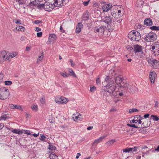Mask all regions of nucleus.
<instances>
[{
	"instance_id": "nucleus-1",
	"label": "nucleus",
	"mask_w": 159,
	"mask_h": 159,
	"mask_svg": "<svg viewBox=\"0 0 159 159\" xmlns=\"http://www.w3.org/2000/svg\"><path fill=\"white\" fill-rule=\"evenodd\" d=\"M112 80V81L111 80V82L105 87V92L104 93L105 94L108 92L109 95L116 96L117 94L116 92V86L114 83V81L113 80Z\"/></svg>"
},
{
	"instance_id": "nucleus-2",
	"label": "nucleus",
	"mask_w": 159,
	"mask_h": 159,
	"mask_svg": "<svg viewBox=\"0 0 159 159\" xmlns=\"http://www.w3.org/2000/svg\"><path fill=\"white\" fill-rule=\"evenodd\" d=\"M115 81L117 85L120 87L125 88V89L128 88L129 84L126 81L123 79L121 76H118L112 79Z\"/></svg>"
},
{
	"instance_id": "nucleus-3",
	"label": "nucleus",
	"mask_w": 159,
	"mask_h": 159,
	"mask_svg": "<svg viewBox=\"0 0 159 159\" xmlns=\"http://www.w3.org/2000/svg\"><path fill=\"white\" fill-rule=\"evenodd\" d=\"M9 95V92L8 89L3 87L0 89V99L5 100L7 99Z\"/></svg>"
},
{
	"instance_id": "nucleus-4",
	"label": "nucleus",
	"mask_w": 159,
	"mask_h": 159,
	"mask_svg": "<svg viewBox=\"0 0 159 159\" xmlns=\"http://www.w3.org/2000/svg\"><path fill=\"white\" fill-rule=\"evenodd\" d=\"M156 36L155 34L150 33L146 35L144 39L148 42H152L156 39Z\"/></svg>"
},
{
	"instance_id": "nucleus-5",
	"label": "nucleus",
	"mask_w": 159,
	"mask_h": 159,
	"mask_svg": "<svg viewBox=\"0 0 159 159\" xmlns=\"http://www.w3.org/2000/svg\"><path fill=\"white\" fill-rule=\"evenodd\" d=\"M54 6L53 4H50L48 2L45 3L44 9L46 11H51L54 8Z\"/></svg>"
},
{
	"instance_id": "nucleus-6",
	"label": "nucleus",
	"mask_w": 159,
	"mask_h": 159,
	"mask_svg": "<svg viewBox=\"0 0 159 159\" xmlns=\"http://www.w3.org/2000/svg\"><path fill=\"white\" fill-rule=\"evenodd\" d=\"M54 3H53L54 7H61L63 5V2H65L64 0H54Z\"/></svg>"
},
{
	"instance_id": "nucleus-7",
	"label": "nucleus",
	"mask_w": 159,
	"mask_h": 159,
	"mask_svg": "<svg viewBox=\"0 0 159 159\" xmlns=\"http://www.w3.org/2000/svg\"><path fill=\"white\" fill-rule=\"evenodd\" d=\"M1 57L4 60H8L10 58L9 53L7 52L6 51H2L1 53Z\"/></svg>"
},
{
	"instance_id": "nucleus-8",
	"label": "nucleus",
	"mask_w": 159,
	"mask_h": 159,
	"mask_svg": "<svg viewBox=\"0 0 159 159\" xmlns=\"http://www.w3.org/2000/svg\"><path fill=\"white\" fill-rule=\"evenodd\" d=\"M112 6L111 4H105L102 7V9L104 12H107L112 7Z\"/></svg>"
},
{
	"instance_id": "nucleus-9",
	"label": "nucleus",
	"mask_w": 159,
	"mask_h": 159,
	"mask_svg": "<svg viewBox=\"0 0 159 159\" xmlns=\"http://www.w3.org/2000/svg\"><path fill=\"white\" fill-rule=\"evenodd\" d=\"M157 77V75L155 72H152L149 74L150 80L152 83H154L155 82V79Z\"/></svg>"
},
{
	"instance_id": "nucleus-10",
	"label": "nucleus",
	"mask_w": 159,
	"mask_h": 159,
	"mask_svg": "<svg viewBox=\"0 0 159 159\" xmlns=\"http://www.w3.org/2000/svg\"><path fill=\"white\" fill-rule=\"evenodd\" d=\"M104 26H101L100 27L99 26V27L95 28V31L96 33H99L101 34H103L104 31Z\"/></svg>"
},
{
	"instance_id": "nucleus-11",
	"label": "nucleus",
	"mask_w": 159,
	"mask_h": 159,
	"mask_svg": "<svg viewBox=\"0 0 159 159\" xmlns=\"http://www.w3.org/2000/svg\"><path fill=\"white\" fill-rule=\"evenodd\" d=\"M146 59L148 62L149 64H151L152 66L157 65L158 62V61L153 58H151L149 59L148 58H146Z\"/></svg>"
},
{
	"instance_id": "nucleus-12",
	"label": "nucleus",
	"mask_w": 159,
	"mask_h": 159,
	"mask_svg": "<svg viewBox=\"0 0 159 159\" xmlns=\"http://www.w3.org/2000/svg\"><path fill=\"white\" fill-rule=\"evenodd\" d=\"M103 20L105 23L110 25L112 22V19L110 16H106L104 17Z\"/></svg>"
},
{
	"instance_id": "nucleus-13",
	"label": "nucleus",
	"mask_w": 159,
	"mask_h": 159,
	"mask_svg": "<svg viewBox=\"0 0 159 159\" xmlns=\"http://www.w3.org/2000/svg\"><path fill=\"white\" fill-rule=\"evenodd\" d=\"M105 137L104 136H102L98 139L95 140L94 142L92 144V146L96 145L98 143L102 142V140Z\"/></svg>"
},
{
	"instance_id": "nucleus-14",
	"label": "nucleus",
	"mask_w": 159,
	"mask_h": 159,
	"mask_svg": "<svg viewBox=\"0 0 159 159\" xmlns=\"http://www.w3.org/2000/svg\"><path fill=\"white\" fill-rule=\"evenodd\" d=\"M144 24L148 26H151L152 25V22L151 19L146 18L144 21Z\"/></svg>"
},
{
	"instance_id": "nucleus-15",
	"label": "nucleus",
	"mask_w": 159,
	"mask_h": 159,
	"mask_svg": "<svg viewBox=\"0 0 159 159\" xmlns=\"http://www.w3.org/2000/svg\"><path fill=\"white\" fill-rule=\"evenodd\" d=\"M134 51L136 53V52H140L142 49V47L139 45H134Z\"/></svg>"
},
{
	"instance_id": "nucleus-16",
	"label": "nucleus",
	"mask_w": 159,
	"mask_h": 159,
	"mask_svg": "<svg viewBox=\"0 0 159 159\" xmlns=\"http://www.w3.org/2000/svg\"><path fill=\"white\" fill-rule=\"evenodd\" d=\"M83 26V25L81 23H80L78 24L75 29V32L76 33H79L80 32Z\"/></svg>"
},
{
	"instance_id": "nucleus-17",
	"label": "nucleus",
	"mask_w": 159,
	"mask_h": 159,
	"mask_svg": "<svg viewBox=\"0 0 159 159\" xmlns=\"http://www.w3.org/2000/svg\"><path fill=\"white\" fill-rule=\"evenodd\" d=\"M132 34H134L135 36L136 37V41H139L141 38V35L140 33L138 32L133 31L132 32Z\"/></svg>"
},
{
	"instance_id": "nucleus-18",
	"label": "nucleus",
	"mask_w": 159,
	"mask_h": 159,
	"mask_svg": "<svg viewBox=\"0 0 159 159\" xmlns=\"http://www.w3.org/2000/svg\"><path fill=\"white\" fill-rule=\"evenodd\" d=\"M57 39V36L54 34H50L49 36V40L50 42H52L56 40Z\"/></svg>"
},
{
	"instance_id": "nucleus-19",
	"label": "nucleus",
	"mask_w": 159,
	"mask_h": 159,
	"mask_svg": "<svg viewBox=\"0 0 159 159\" xmlns=\"http://www.w3.org/2000/svg\"><path fill=\"white\" fill-rule=\"evenodd\" d=\"M128 36L129 38L131 40L136 41V37L135 36L134 34H132V32H130Z\"/></svg>"
},
{
	"instance_id": "nucleus-20",
	"label": "nucleus",
	"mask_w": 159,
	"mask_h": 159,
	"mask_svg": "<svg viewBox=\"0 0 159 159\" xmlns=\"http://www.w3.org/2000/svg\"><path fill=\"white\" fill-rule=\"evenodd\" d=\"M39 2L40 1H39V0H34V1L30 2L29 5L30 7L39 4Z\"/></svg>"
},
{
	"instance_id": "nucleus-21",
	"label": "nucleus",
	"mask_w": 159,
	"mask_h": 159,
	"mask_svg": "<svg viewBox=\"0 0 159 159\" xmlns=\"http://www.w3.org/2000/svg\"><path fill=\"white\" fill-rule=\"evenodd\" d=\"M11 132L14 133L18 134H22L23 132L22 131L19 129H14L11 130Z\"/></svg>"
},
{
	"instance_id": "nucleus-22",
	"label": "nucleus",
	"mask_w": 159,
	"mask_h": 159,
	"mask_svg": "<svg viewBox=\"0 0 159 159\" xmlns=\"http://www.w3.org/2000/svg\"><path fill=\"white\" fill-rule=\"evenodd\" d=\"M61 99V100L60 103V104H66L68 101V99L63 97H62V99Z\"/></svg>"
},
{
	"instance_id": "nucleus-23",
	"label": "nucleus",
	"mask_w": 159,
	"mask_h": 159,
	"mask_svg": "<svg viewBox=\"0 0 159 159\" xmlns=\"http://www.w3.org/2000/svg\"><path fill=\"white\" fill-rule=\"evenodd\" d=\"M16 29L18 31H24L25 28L22 26L17 25L16 26Z\"/></svg>"
},
{
	"instance_id": "nucleus-24",
	"label": "nucleus",
	"mask_w": 159,
	"mask_h": 159,
	"mask_svg": "<svg viewBox=\"0 0 159 159\" xmlns=\"http://www.w3.org/2000/svg\"><path fill=\"white\" fill-rule=\"evenodd\" d=\"M49 157L50 159H57L58 156L54 153H52L49 156Z\"/></svg>"
},
{
	"instance_id": "nucleus-25",
	"label": "nucleus",
	"mask_w": 159,
	"mask_h": 159,
	"mask_svg": "<svg viewBox=\"0 0 159 159\" xmlns=\"http://www.w3.org/2000/svg\"><path fill=\"white\" fill-rule=\"evenodd\" d=\"M68 71L70 73V74H69V76L70 75L74 77H76V75L75 73L72 69H69Z\"/></svg>"
},
{
	"instance_id": "nucleus-26",
	"label": "nucleus",
	"mask_w": 159,
	"mask_h": 159,
	"mask_svg": "<svg viewBox=\"0 0 159 159\" xmlns=\"http://www.w3.org/2000/svg\"><path fill=\"white\" fill-rule=\"evenodd\" d=\"M61 99H62V97L58 96L56 98L55 101L56 103L60 104L61 100Z\"/></svg>"
},
{
	"instance_id": "nucleus-27",
	"label": "nucleus",
	"mask_w": 159,
	"mask_h": 159,
	"mask_svg": "<svg viewBox=\"0 0 159 159\" xmlns=\"http://www.w3.org/2000/svg\"><path fill=\"white\" fill-rule=\"evenodd\" d=\"M43 52H42V53H41V55L39 56L37 59V62H39V61H42L43 60Z\"/></svg>"
},
{
	"instance_id": "nucleus-28",
	"label": "nucleus",
	"mask_w": 159,
	"mask_h": 159,
	"mask_svg": "<svg viewBox=\"0 0 159 159\" xmlns=\"http://www.w3.org/2000/svg\"><path fill=\"white\" fill-rule=\"evenodd\" d=\"M31 108L35 111H37L38 109V106L36 104H33L31 106Z\"/></svg>"
},
{
	"instance_id": "nucleus-29",
	"label": "nucleus",
	"mask_w": 159,
	"mask_h": 159,
	"mask_svg": "<svg viewBox=\"0 0 159 159\" xmlns=\"http://www.w3.org/2000/svg\"><path fill=\"white\" fill-rule=\"evenodd\" d=\"M48 149L51 150H55L56 148V147L52 144H49L48 148Z\"/></svg>"
},
{
	"instance_id": "nucleus-30",
	"label": "nucleus",
	"mask_w": 159,
	"mask_h": 159,
	"mask_svg": "<svg viewBox=\"0 0 159 159\" xmlns=\"http://www.w3.org/2000/svg\"><path fill=\"white\" fill-rule=\"evenodd\" d=\"M115 141V139H112L107 142L106 144L108 146H110L113 144Z\"/></svg>"
},
{
	"instance_id": "nucleus-31",
	"label": "nucleus",
	"mask_w": 159,
	"mask_h": 159,
	"mask_svg": "<svg viewBox=\"0 0 159 159\" xmlns=\"http://www.w3.org/2000/svg\"><path fill=\"white\" fill-rule=\"evenodd\" d=\"M8 118L9 117L7 116L6 114H4L0 117V120H5Z\"/></svg>"
},
{
	"instance_id": "nucleus-32",
	"label": "nucleus",
	"mask_w": 159,
	"mask_h": 159,
	"mask_svg": "<svg viewBox=\"0 0 159 159\" xmlns=\"http://www.w3.org/2000/svg\"><path fill=\"white\" fill-rule=\"evenodd\" d=\"M150 29L153 30H159V27L155 26H153L150 27Z\"/></svg>"
},
{
	"instance_id": "nucleus-33",
	"label": "nucleus",
	"mask_w": 159,
	"mask_h": 159,
	"mask_svg": "<svg viewBox=\"0 0 159 159\" xmlns=\"http://www.w3.org/2000/svg\"><path fill=\"white\" fill-rule=\"evenodd\" d=\"M61 75L65 78L69 76V74L67 73L66 72L61 73Z\"/></svg>"
},
{
	"instance_id": "nucleus-34",
	"label": "nucleus",
	"mask_w": 159,
	"mask_h": 159,
	"mask_svg": "<svg viewBox=\"0 0 159 159\" xmlns=\"http://www.w3.org/2000/svg\"><path fill=\"white\" fill-rule=\"evenodd\" d=\"M139 111L136 108H132L130 109L129 110V113H131L134 112H138Z\"/></svg>"
},
{
	"instance_id": "nucleus-35",
	"label": "nucleus",
	"mask_w": 159,
	"mask_h": 159,
	"mask_svg": "<svg viewBox=\"0 0 159 159\" xmlns=\"http://www.w3.org/2000/svg\"><path fill=\"white\" fill-rule=\"evenodd\" d=\"M73 117L74 119V121H75L76 120L78 119L79 116H78V113H76L75 114H74Z\"/></svg>"
},
{
	"instance_id": "nucleus-36",
	"label": "nucleus",
	"mask_w": 159,
	"mask_h": 159,
	"mask_svg": "<svg viewBox=\"0 0 159 159\" xmlns=\"http://www.w3.org/2000/svg\"><path fill=\"white\" fill-rule=\"evenodd\" d=\"M131 148H126L125 149L123 150V151L124 152H129L131 151Z\"/></svg>"
},
{
	"instance_id": "nucleus-37",
	"label": "nucleus",
	"mask_w": 159,
	"mask_h": 159,
	"mask_svg": "<svg viewBox=\"0 0 159 159\" xmlns=\"http://www.w3.org/2000/svg\"><path fill=\"white\" fill-rule=\"evenodd\" d=\"M141 117V116L140 115H137L136 116H135L134 117V120H135V122H136V123L137 122H138V118Z\"/></svg>"
},
{
	"instance_id": "nucleus-38",
	"label": "nucleus",
	"mask_w": 159,
	"mask_h": 159,
	"mask_svg": "<svg viewBox=\"0 0 159 159\" xmlns=\"http://www.w3.org/2000/svg\"><path fill=\"white\" fill-rule=\"evenodd\" d=\"M40 135L41 138L40 139V140L43 142H46L44 139L46 138V137L43 135H41V134H40Z\"/></svg>"
},
{
	"instance_id": "nucleus-39",
	"label": "nucleus",
	"mask_w": 159,
	"mask_h": 159,
	"mask_svg": "<svg viewBox=\"0 0 159 159\" xmlns=\"http://www.w3.org/2000/svg\"><path fill=\"white\" fill-rule=\"evenodd\" d=\"M15 109H16L18 110H22L23 109L21 107V106L20 105H16L15 106Z\"/></svg>"
},
{
	"instance_id": "nucleus-40",
	"label": "nucleus",
	"mask_w": 159,
	"mask_h": 159,
	"mask_svg": "<svg viewBox=\"0 0 159 159\" xmlns=\"http://www.w3.org/2000/svg\"><path fill=\"white\" fill-rule=\"evenodd\" d=\"M4 83L6 85H9L12 84V82L11 81H6L4 82Z\"/></svg>"
},
{
	"instance_id": "nucleus-41",
	"label": "nucleus",
	"mask_w": 159,
	"mask_h": 159,
	"mask_svg": "<svg viewBox=\"0 0 159 159\" xmlns=\"http://www.w3.org/2000/svg\"><path fill=\"white\" fill-rule=\"evenodd\" d=\"M116 12L114 11H111V13L112 16L114 17V18H117L116 17Z\"/></svg>"
},
{
	"instance_id": "nucleus-42",
	"label": "nucleus",
	"mask_w": 159,
	"mask_h": 159,
	"mask_svg": "<svg viewBox=\"0 0 159 159\" xmlns=\"http://www.w3.org/2000/svg\"><path fill=\"white\" fill-rule=\"evenodd\" d=\"M122 20V19H119L118 20H117L116 19H115L114 20L113 22H115V23H120Z\"/></svg>"
},
{
	"instance_id": "nucleus-43",
	"label": "nucleus",
	"mask_w": 159,
	"mask_h": 159,
	"mask_svg": "<svg viewBox=\"0 0 159 159\" xmlns=\"http://www.w3.org/2000/svg\"><path fill=\"white\" fill-rule=\"evenodd\" d=\"M96 89V88L95 86H93L90 87V91L91 92H94Z\"/></svg>"
},
{
	"instance_id": "nucleus-44",
	"label": "nucleus",
	"mask_w": 159,
	"mask_h": 159,
	"mask_svg": "<svg viewBox=\"0 0 159 159\" xmlns=\"http://www.w3.org/2000/svg\"><path fill=\"white\" fill-rule=\"evenodd\" d=\"M42 23V21L41 20H35L34 23L36 24H39L40 23Z\"/></svg>"
},
{
	"instance_id": "nucleus-45",
	"label": "nucleus",
	"mask_w": 159,
	"mask_h": 159,
	"mask_svg": "<svg viewBox=\"0 0 159 159\" xmlns=\"http://www.w3.org/2000/svg\"><path fill=\"white\" fill-rule=\"evenodd\" d=\"M90 0H88L86 2H83V4L84 6H87L89 4V2H90Z\"/></svg>"
},
{
	"instance_id": "nucleus-46",
	"label": "nucleus",
	"mask_w": 159,
	"mask_h": 159,
	"mask_svg": "<svg viewBox=\"0 0 159 159\" xmlns=\"http://www.w3.org/2000/svg\"><path fill=\"white\" fill-rule=\"evenodd\" d=\"M116 96L117 97V96L119 94L120 96H121L123 95V93H120L119 92H118V91H116Z\"/></svg>"
},
{
	"instance_id": "nucleus-47",
	"label": "nucleus",
	"mask_w": 159,
	"mask_h": 159,
	"mask_svg": "<svg viewBox=\"0 0 159 159\" xmlns=\"http://www.w3.org/2000/svg\"><path fill=\"white\" fill-rule=\"evenodd\" d=\"M131 151L133 152H136L138 148L136 147H134L133 148H131Z\"/></svg>"
},
{
	"instance_id": "nucleus-48",
	"label": "nucleus",
	"mask_w": 159,
	"mask_h": 159,
	"mask_svg": "<svg viewBox=\"0 0 159 159\" xmlns=\"http://www.w3.org/2000/svg\"><path fill=\"white\" fill-rule=\"evenodd\" d=\"M15 105H14L12 104H11L9 105V107L12 109H15Z\"/></svg>"
},
{
	"instance_id": "nucleus-49",
	"label": "nucleus",
	"mask_w": 159,
	"mask_h": 159,
	"mask_svg": "<svg viewBox=\"0 0 159 159\" xmlns=\"http://www.w3.org/2000/svg\"><path fill=\"white\" fill-rule=\"evenodd\" d=\"M118 17H121L122 16V15L121 13V10H118Z\"/></svg>"
},
{
	"instance_id": "nucleus-50",
	"label": "nucleus",
	"mask_w": 159,
	"mask_h": 159,
	"mask_svg": "<svg viewBox=\"0 0 159 159\" xmlns=\"http://www.w3.org/2000/svg\"><path fill=\"white\" fill-rule=\"evenodd\" d=\"M37 36L38 37H41L42 36V32L37 33Z\"/></svg>"
},
{
	"instance_id": "nucleus-51",
	"label": "nucleus",
	"mask_w": 159,
	"mask_h": 159,
	"mask_svg": "<svg viewBox=\"0 0 159 159\" xmlns=\"http://www.w3.org/2000/svg\"><path fill=\"white\" fill-rule=\"evenodd\" d=\"M159 46H152V48H151V51H152L153 50L155 49L156 48V49H157V48H158V47Z\"/></svg>"
},
{
	"instance_id": "nucleus-52",
	"label": "nucleus",
	"mask_w": 159,
	"mask_h": 159,
	"mask_svg": "<svg viewBox=\"0 0 159 159\" xmlns=\"http://www.w3.org/2000/svg\"><path fill=\"white\" fill-rule=\"evenodd\" d=\"M14 21L15 23L17 24H21V21L20 20H17L16 19H15L14 20Z\"/></svg>"
},
{
	"instance_id": "nucleus-53",
	"label": "nucleus",
	"mask_w": 159,
	"mask_h": 159,
	"mask_svg": "<svg viewBox=\"0 0 159 159\" xmlns=\"http://www.w3.org/2000/svg\"><path fill=\"white\" fill-rule=\"evenodd\" d=\"M70 64H71V66L72 67L74 66H75V63L73 62V61H72V60L71 59H70Z\"/></svg>"
},
{
	"instance_id": "nucleus-54",
	"label": "nucleus",
	"mask_w": 159,
	"mask_h": 159,
	"mask_svg": "<svg viewBox=\"0 0 159 159\" xmlns=\"http://www.w3.org/2000/svg\"><path fill=\"white\" fill-rule=\"evenodd\" d=\"M83 18L85 20H87L89 19V17L88 15L85 16H83Z\"/></svg>"
},
{
	"instance_id": "nucleus-55",
	"label": "nucleus",
	"mask_w": 159,
	"mask_h": 159,
	"mask_svg": "<svg viewBox=\"0 0 159 159\" xmlns=\"http://www.w3.org/2000/svg\"><path fill=\"white\" fill-rule=\"evenodd\" d=\"M96 83L98 85H99L100 84V81L99 78H98L96 80Z\"/></svg>"
},
{
	"instance_id": "nucleus-56",
	"label": "nucleus",
	"mask_w": 159,
	"mask_h": 159,
	"mask_svg": "<svg viewBox=\"0 0 159 159\" xmlns=\"http://www.w3.org/2000/svg\"><path fill=\"white\" fill-rule=\"evenodd\" d=\"M3 78V74L0 73V82H2V80Z\"/></svg>"
},
{
	"instance_id": "nucleus-57",
	"label": "nucleus",
	"mask_w": 159,
	"mask_h": 159,
	"mask_svg": "<svg viewBox=\"0 0 159 159\" xmlns=\"http://www.w3.org/2000/svg\"><path fill=\"white\" fill-rule=\"evenodd\" d=\"M44 6H45V3L44 4H40L38 6V7L39 8L43 7L44 9Z\"/></svg>"
},
{
	"instance_id": "nucleus-58",
	"label": "nucleus",
	"mask_w": 159,
	"mask_h": 159,
	"mask_svg": "<svg viewBox=\"0 0 159 159\" xmlns=\"http://www.w3.org/2000/svg\"><path fill=\"white\" fill-rule=\"evenodd\" d=\"M40 102L42 103L43 104L45 103V100L43 98H41L40 100Z\"/></svg>"
},
{
	"instance_id": "nucleus-59",
	"label": "nucleus",
	"mask_w": 159,
	"mask_h": 159,
	"mask_svg": "<svg viewBox=\"0 0 159 159\" xmlns=\"http://www.w3.org/2000/svg\"><path fill=\"white\" fill-rule=\"evenodd\" d=\"M138 122L139 124H142L143 125L144 124L143 122L142 123V121H141V119H139L138 120Z\"/></svg>"
},
{
	"instance_id": "nucleus-60",
	"label": "nucleus",
	"mask_w": 159,
	"mask_h": 159,
	"mask_svg": "<svg viewBox=\"0 0 159 159\" xmlns=\"http://www.w3.org/2000/svg\"><path fill=\"white\" fill-rule=\"evenodd\" d=\"M25 133L28 134V135H31V134L30 132V131L28 130H25Z\"/></svg>"
},
{
	"instance_id": "nucleus-61",
	"label": "nucleus",
	"mask_w": 159,
	"mask_h": 159,
	"mask_svg": "<svg viewBox=\"0 0 159 159\" xmlns=\"http://www.w3.org/2000/svg\"><path fill=\"white\" fill-rule=\"evenodd\" d=\"M9 54L10 56H9L10 57H11V58H13V57H15V56L14 55V53H9Z\"/></svg>"
},
{
	"instance_id": "nucleus-62",
	"label": "nucleus",
	"mask_w": 159,
	"mask_h": 159,
	"mask_svg": "<svg viewBox=\"0 0 159 159\" xmlns=\"http://www.w3.org/2000/svg\"><path fill=\"white\" fill-rule=\"evenodd\" d=\"M116 111V110L114 108H112L110 110V112H112L114 111Z\"/></svg>"
},
{
	"instance_id": "nucleus-63",
	"label": "nucleus",
	"mask_w": 159,
	"mask_h": 159,
	"mask_svg": "<svg viewBox=\"0 0 159 159\" xmlns=\"http://www.w3.org/2000/svg\"><path fill=\"white\" fill-rule=\"evenodd\" d=\"M60 30H61L62 33L64 32L65 30H63V28L62 27V26L61 25L60 28Z\"/></svg>"
},
{
	"instance_id": "nucleus-64",
	"label": "nucleus",
	"mask_w": 159,
	"mask_h": 159,
	"mask_svg": "<svg viewBox=\"0 0 159 159\" xmlns=\"http://www.w3.org/2000/svg\"><path fill=\"white\" fill-rule=\"evenodd\" d=\"M41 30V29L39 27H36V28L35 31L38 32L39 31H40Z\"/></svg>"
}]
</instances>
